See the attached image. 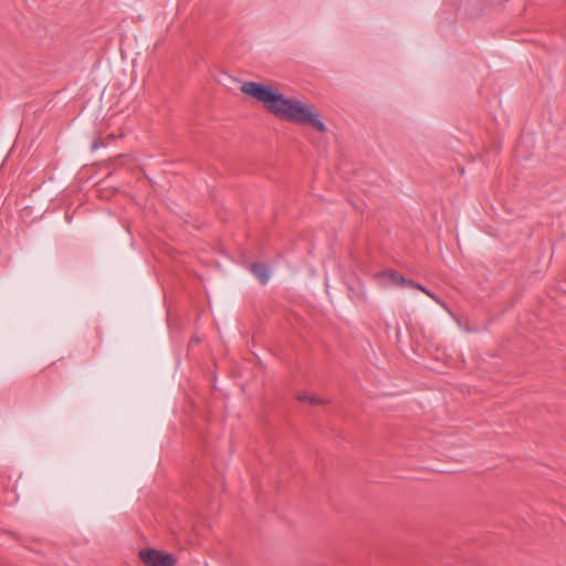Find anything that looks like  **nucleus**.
I'll return each instance as SVG.
<instances>
[{"mask_svg": "<svg viewBox=\"0 0 566 566\" xmlns=\"http://www.w3.org/2000/svg\"><path fill=\"white\" fill-rule=\"evenodd\" d=\"M297 399L302 402H307L311 406H321L325 403L324 399L310 394H301L297 396Z\"/></svg>", "mask_w": 566, "mask_h": 566, "instance_id": "39448f33", "label": "nucleus"}, {"mask_svg": "<svg viewBox=\"0 0 566 566\" xmlns=\"http://www.w3.org/2000/svg\"><path fill=\"white\" fill-rule=\"evenodd\" d=\"M250 270L253 275L261 282V284H266L270 280V268L261 262H253L250 265Z\"/></svg>", "mask_w": 566, "mask_h": 566, "instance_id": "20e7f679", "label": "nucleus"}, {"mask_svg": "<svg viewBox=\"0 0 566 566\" xmlns=\"http://www.w3.org/2000/svg\"><path fill=\"white\" fill-rule=\"evenodd\" d=\"M138 555L146 566H175L177 564V559L172 554L151 547L140 549Z\"/></svg>", "mask_w": 566, "mask_h": 566, "instance_id": "f03ea898", "label": "nucleus"}, {"mask_svg": "<svg viewBox=\"0 0 566 566\" xmlns=\"http://www.w3.org/2000/svg\"><path fill=\"white\" fill-rule=\"evenodd\" d=\"M114 138H115L114 134H109V135L107 136V139H112V140H113Z\"/></svg>", "mask_w": 566, "mask_h": 566, "instance_id": "6e6552de", "label": "nucleus"}, {"mask_svg": "<svg viewBox=\"0 0 566 566\" xmlns=\"http://www.w3.org/2000/svg\"><path fill=\"white\" fill-rule=\"evenodd\" d=\"M106 144L102 140V139H96L93 145H92V148L93 149H96L98 148L99 146H105Z\"/></svg>", "mask_w": 566, "mask_h": 566, "instance_id": "0eeeda50", "label": "nucleus"}, {"mask_svg": "<svg viewBox=\"0 0 566 566\" xmlns=\"http://www.w3.org/2000/svg\"><path fill=\"white\" fill-rule=\"evenodd\" d=\"M408 286H409V287L417 289V290H420V291H422L423 293H426L427 295H429L430 297H432V298H434V300H436L434 295H433V294H431V292H429L424 286H422V285H421V284H419V283L413 282V285H408Z\"/></svg>", "mask_w": 566, "mask_h": 566, "instance_id": "423d86ee", "label": "nucleus"}, {"mask_svg": "<svg viewBox=\"0 0 566 566\" xmlns=\"http://www.w3.org/2000/svg\"><path fill=\"white\" fill-rule=\"evenodd\" d=\"M241 91L258 102H262L268 112L276 117L300 125H310L318 132L326 130L325 124L319 119L313 105L287 98L272 86L263 83L245 82L241 86Z\"/></svg>", "mask_w": 566, "mask_h": 566, "instance_id": "f257e3e1", "label": "nucleus"}, {"mask_svg": "<svg viewBox=\"0 0 566 566\" xmlns=\"http://www.w3.org/2000/svg\"><path fill=\"white\" fill-rule=\"evenodd\" d=\"M376 277L380 280L382 285H394V286H408L413 285V281L406 279L399 272L388 269L382 272L376 273Z\"/></svg>", "mask_w": 566, "mask_h": 566, "instance_id": "7ed1b4c3", "label": "nucleus"}]
</instances>
